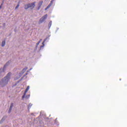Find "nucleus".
I'll return each instance as SVG.
<instances>
[{
    "label": "nucleus",
    "instance_id": "obj_6",
    "mask_svg": "<svg viewBox=\"0 0 127 127\" xmlns=\"http://www.w3.org/2000/svg\"><path fill=\"white\" fill-rule=\"evenodd\" d=\"M28 90H29V86H28L26 89V90H25V94H26L27 93V92H28Z\"/></svg>",
    "mask_w": 127,
    "mask_h": 127
},
{
    "label": "nucleus",
    "instance_id": "obj_5",
    "mask_svg": "<svg viewBox=\"0 0 127 127\" xmlns=\"http://www.w3.org/2000/svg\"><path fill=\"white\" fill-rule=\"evenodd\" d=\"M54 2V0H52L51 1L50 3L47 6V7L45 9V10H47L48 8H49L52 4H53V2Z\"/></svg>",
    "mask_w": 127,
    "mask_h": 127
},
{
    "label": "nucleus",
    "instance_id": "obj_2",
    "mask_svg": "<svg viewBox=\"0 0 127 127\" xmlns=\"http://www.w3.org/2000/svg\"><path fill=\"white\" fill-rule=\"evenodd\" d=\"M35 3H36V1L26 4L25 5V9H28L29 8L33 9L35 7Z\"/></svg>",
    "mask_w": 127,
    "mask_h": 127
},
{
    "label": "nucleus",
    "instance_id": "obj_4",
    "mask_svg": "<svg viewBox=\"0 0 127 127\" xmlns=\"http://www.w3.org/2000/svg\"><path fill=\"white\" fill-rule=\"evenodd\" d=\"M43 3V1L41 0L39 1V2L38 4V7L37 8V10H39V9H40V7H41V5H42Z\"/></svg>",
    "mask_w": 127,
    "mask_h": 127
},
{
    "label": "nucleus",
    "instance_id": "obj_16",
    "mask_svg": "<svg viewBox=\"0 0 127 127\" xmlns=\"http://www.w3.org/2000/svg\"><path fill=\"white\" fill-rule=\"evenodd\" d=\"M39 43H40V41H39L37 43V46H38V45H39Z\"/></svg>",
    "mask_w": 127,
    "mask_h": 127
},
{
    "label": "nucleus",
    "instance_id": "obj_14",
    "mask_svg": "<svg viewBox=\"0 0 127 127\" xmlns=\"http://www.w3.org/2000/svg\"><path fill=\"white\" fill-rule=\"evenodd\" d=\"M18 7H19V4L17 5V6L15 7V9H17V8H18Z\"/></svg>",
    "mask_w": 127,
    "mask_h": 127
},
{
    "label": "nucleus",
    "instance_id": "obj_17",
    "mask_svg": "<svg viewBox=\"0 0 127 127\" xmlns=\"http://www.w3.org/2000/svg\"><path fill=\"white\" fill-rule=\"evenodd\" d=\"M42 41V39H40L39 41L40 42H41Z\"/></svg>",
    "mask_w": 127,
    "mask_h": 127
},
{
    "label": "nucleus",
    "instance_id": "obj_13",
    "mask_svg": "<svg viewBox=\"0 0 127 127\" xmlns=\"http://www.w3.org/2000/svg\"><path fill=\"white\" fill-rule=\"evenodd\" d=\"M2 5H3V2H2V3L0 5V9H1Z\"/></svg>",
    "mask_w": 127,
    "mask_h": 127
},
{
    "label": "nucleus",
    "instance_id": "obj_8",
    "mask_svg": "<svg viewBox=\"0 0 127 127\" xmlns=\"http://www.w3.org/2000/svg\"><path fill=\"white\" fill-rule=\"evenodd\" d=\"M51 25H52V21H51L49 23V26L51 27Z\"/></svg>",
    "mask_w": 127,
    "mask_h": 127
},
{
    "label": "nucleus",
    "instance_id": "obj_9",
    "mask_svg": "<svg viewBox=\"0 0 127 127\" xmlns=\"http://www.w3.org/2000/svg\"><path fill=\"white\" fill-rule=\"evenodd\" d=\"M28 69L27 67H25L23 69V72H25V71L27 70V69Z\"/></svg>",
    "mask_w": 127,
    "mask_h": 127
},
{
    "label": "nucleus",
    "instance_id": "obj_7",
    "mask_svg": "<svg viewBox=\"0 0 127 127\" xmlns=\"http://www.w3.org/2000/svg\"><path fill=\"white\" fill-rule=\"evenodd\" d=\"M5 45V41H3L2 42L1 46L2 47H3Z\"/></svg>",
    "mask_w": 127,
    "mask_h": 127
},
{
    "label": "nucleus",
    "instance_id": "obj_11",
    "mask_svg": "<svg viewBox=\"0 0 127 127\" xmlns=\"http://www.w3.org/2000/svg\"><path fill=\"white\" fill-rule=\"evenodd\" d=\"M13 107V103H11V105L10 106V108L12 109Z\"/></svg>",
    "mask_w": 127,
    "mask_h": 127
},
{
    "label": "nucleus",
    "instance_id": "obj_12",
    "mask_svg": "<svg viewBox=\"0 0 127 127\" xmlns=\"http://www.w3.org/2000/svg\"><path fill=\"white\" fill-rule=\"evenodd\" d=\"M25 95H26V94H25V93L24 92V94H23V96L22 97V99H24V98H25Z\"/></svg>",
    "mask_w": 127,
    "mask_h": 127
},
{
    "label": "nucleus",
    "instance_id": "obj_1",
    "mask_svg": "<svg viewBox=\"0 0 127 127\" xmlns=\"http://www.w3.org/2000/svg\"><path fill=\"white\" fill-rule=\"evenodd\" d=\"M11 75V72H9L7 73L6 76L4 77L3 79H2V81L4 84L5 85L7 84V83L9 82L10 80V75Z\"/></svg>",
    "mask_w": 127,
    "mask_h": 127
},
{
    "label": "nucleus",
    "instance_id": "obj_3",
    "mask_svg": "<svg viewBox=\"0 0 127 127\" xmlns=\"http://www.w3.org/2000/svg\"><path fill=\"white\" fill-rule=\"evenodd\" d=\"M48 15L46 14L44 16H43L39 20V23H42V22H44V21H45L46 20V18H47Z\"/></svg>",
    "mask_w": 127,
    "mask_h": 127
},
{
    "label": "nucleus",
    "instance_id": "obj_10",
    "mask_svg": "<svg viewBox=\"0 0 127 127\" xmlns=\"http://www.w3.org/2000/svg\"><path fill=\"white\" fill-rule=\"evenodd\" d=\"M46 40H45L43 43H42V45L43 46H41V48H42V47H44V43L45 42Z\"/></svg>",
    "mask_w": 127,
    "mask_h": 127
},
{
    "label": "nucleus",
    "instance_id": "obj_15",
    "mask_svg": "<svg viewBox=\"0 0 127 127\" xmlns=\"http://www.w3.org/2000/svg\"><path fill=\"white\" fill-rule=\"evenodd\" d=\"M11 110H12V108H10L9 109V111H8L9 113L11 112Z\"/></svg>",
    "mask_w": 127,
    "mask_h": 127
},
{
    "label": "nucleus",
    "instance_id": "obj_18",
    "mask_svg": "<svg viewBox=\"0 0 127 127\" xmlns=\"http://www.w3.org/2000/svg\"><path fill=\"white\" fill-rule=\"evenodd\" d=\"M29 106H30V107H31V105H30V104H29Z\"/></svg>",
    "mask_w": 127,
    "mask_h": 127
}]
</instances>
